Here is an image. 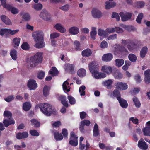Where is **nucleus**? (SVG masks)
Wrapping results in <instances>:
<instances>
[{
    "label": "nucleus",
    "mask_w": 150,
    "mask_h": 150,
    "mask_svg": "<svg viewBox=\"0 0 150 150\" xmlns=\"http://www.w3.org/2000/svg\"><path fill=\"white\" fill-rule=\"evenodd\" d=\"M32 36L36 42L34 47L38 48H41L45 46L44 42V34L42 31H36L33 33Z\"/></svg>",
    "instance_id": "nucleus-1"
},
{
    "label": "nucleus",
    "mask_w": 150,
    "mask_h": 150,
    "mask_svg": "<svg viewBox=\"0 0 150 150\" xmlns=\"http://www.w3.org/2000/svg\"><path fill=\"white\" fill-rule=\"evenodd\" d=\"M39 107L40 111L46 116H50L52 114L54 115L57 114L55 109L49 104H40Z\"/></svg>",
    "instance_id": "nucleus-2"
},
{
    "label": "nucleus",
    "mask_w": 150,
    "mask_h": 150,
    "mask_svg": "<svg viewBox=\"0 0 150 150\" xmlns=\"http://www.w3.org/2000/svg\"><path fill=\"white\" fill-rule=\"evenodd\" d=\"M27 59V62L29 63L30 67H34L37 66L38 64L42 62L43 59L42 53L37 52L33 56Z\"/></svg>",
    "instance_id": "nucleus-3"
},
{
    "label": "nucleus",
    "mask_w": 150,
    "mask_h": 150,
    "mask_svg": "<svg viewBox=\"0 0 150 150\" xmlns=\"http://www.w3.org/2000/svg\"><path fill=\"white\" fill-rule=\"evenodd\" d=\"M142 46V42L140 40H136L134 41L132 40L130 45L128 44L127 48L130 51L137 50Z\"/></svg>",
    "instance_id": "nucleus-4"
},
{
    "label": "nucleus",
    "mask_w": 150,
    "mask_h": 150,
    "mask_svg": "<svg viewBox=\"0 0 150 150\" xmlns=\"http://www.w3.org/2000/svg\"><path fill=\"white\" fill-rule=\"evenodd\" d=\"M133 13L131 12H126L125 14L123 12H120L119 13L122 20L123 21H125L129 20H131Z\"/></svg>",
    "instance_id": "nucleus-5"
},
{
    "label": "nucleus",
    "mask_w": 150,
    "mask_h": 150,
    "mask_svg": "<svg viewBox=\"0 0 150 150\" xmlns=\"http://www.w3.org/2000/svg\"><path fill=\"white\" fill-rule=\"evenodd\" d=\"M91 124L90 121L88 120H84L82 121L80 123L79 127V129L82 133H84L85 132L84 129L85 125L89 126Z\"/></svg>",
    "instance_id": "nucleus-6"
},
{
    "label": "nucleus",
    "mask_w": 150,
    "mask_h": 150,
    "mask_svg": "<svg viewBox=\"0 0 150 150\" xmlns=\"http://www.w3.org/2000/svg\"><path fill=\"white\" fill-rule=\"evenodd\" d=\"M27 86L30 90H35L38 87L36 81L33 79H29L28 81Z\"/></svg>",
    "instance_id": "nucleus-7"
},
{
    "label": "nucleus",
    "mask_w": 150,
    "mask_h": 150,
    "mask_svg": "<svg viewBox=\"0 0 150 150\" xmlns=\"http://www.w3.org/2000/svg\"><path fill=\"white\" fill-rule=\"evenodd\" d=\"M40 17L45 21H48L51 19L50 14L46 10H42L39 15Z\"/></svg>",
    "instance_id": "nucleus-8"
},
{
    "label": "nucleus",
    "mask_w": 150,
    "mask_h": 150,
    "mask_svg": "<svg viewBox=\"0 0 150 150\" xmlns=\"http://www.w3.org/2000/svg\"><path fill=\"white\" fill-rule=\"evenodd\" d=\"M89 68L90 72L92 74L93 76L99 71L98 67L97 65H96L94 63H91L89 65Z\"/></svg>",
    "instance_id": "nucleus-9"
},
{
    "label": "nucleus",
    "mask_w": 150,
    "mask_h": 150,
    "mask_svg": "<svg viewBox=\"0 0 150 150\" xmlns=\"http://www.w3.org/2000/svg\"><path fill=\"white\" fill-rule=\"evenodd\" d=\"M116 88L120 90H125L128 88L127 83L122 82H118L115 83Z\"/></svg>",
    "instance_id": "nucleus-10"
},
{
    "label": "nucleus",
    "mask_w": 150,
    "mask_h": 150,
    "mask_svg": "<svg viewBox=\"0 0 150 150\" xmlns=\"http://www.w3.org/2000/svg\"><path fill=\"white\" fill-rule=\"evenodd\" d=\"M4 31L5 32V37L7 38L9 37V34L11 35H13L18 33L19 31V29L12 30L11 29L8 28H5L4 30Z\"/></svg>",
    "instance_id": "nucleus-11"
},
{
    "label": "nucleus",
    "mask_w": 150,
    "mask_h": 150,
    "mask_svg": "<svg viewBox=\"0 0 150 150\" xmlns=\"http://www.w3.org/2000/svg\"><path fill=\"white\" fill-rule=\"evenodd\" d=\"M3 123L5 127H7L11 125H14L15 123V122L12 118H4Z\"/></svg>",
    "instance_id": "nucleus-12"
},
{
    "label": "nucleus",
    "mask_w": 150,
    "mask_h": 150,
    "mask_svg": "<svg viewBox=\"0 0 150 150\" xmlns=\"http://www.w3.org/2000/svg\"><path fill=\"white\" fill-rule=\"evenodd\" d=\"M138 146L139 147L143 150H146L148 147L147 144L142 139L138 141Z\"/></svg>",
    "instance_id": "nucleus-13"
},
{
    "label": "nucleus",
    "mask_w": 150,
    "mask_h": 150,
    "mask_svg": "<svg viewBox=\"0 0 150 150\" xmlns=\"http://www.w3.org/2000/svg\"><path fill=\"white\" fill-rule=\"evenodd\" d=\"M144 81L146 84L150 83V69L146 70L144 72Z\"/></svg>",
    "instance_id": "nucleus-14"
},
{
    "label": "nucleus",
    "mask_w": 150,
    "mask_h": 150,
    "mask_svg": "<svg viewBox=\"0 0 150 150\" xmlns=\"http://www.w3.org/2000/svg\"><path fill=\"white\" fill-rule=\"evenodd\" d=\"M113 58V55L110 53H108L104 54L102 57V60L104 62H108L111 61Z\"/></svg>",
    "instance_id": "nucleus-15"
},
{
    "label": "nucleus",
    "mask_w": 150,
    "mask_h": 150,
    "mask_svg": "<svg viewBox=\"0 0 150 150\" xmlns=\"http://www.w3.org/2000/svg\"><path fill=\"white\" fill-rule=\"evenodd\" d=\"M112 83L113 81L111 79L106 80L102 83V85L108 89H111L112 88Z\"/></svg>",
    "instance_id": "nucleus-16"
},
{
    "label": "nucleus",
    "mask_w": 150,
    "mask_h": 150,
    "mask_svg": "<svg viewBox=\"0 0 150 150\" xmlns=\"http://www.w3.org/2000/svg\"><path fill=\"white\" fill-rule=\"evenodd\" d=\"M101 71L103 72L106 73L107 74L109 75L112 71V68L110 66L105 65L102 67Z\"/></svg>",
    "instance_id": "nucleus-17"
},
{
    "label": "nucleus",
    "mask_w": 150,
    "mask_h": 150,
    "mask_svg": "<svg viewBox=\"0 0 150 150\" xmlns=\"http://www.w3.org/2000/svg\"><path fill=\"white\" fill-rule=\"evenodd\" d=\"M118 100L120 104V105L124 108H126L128 106L127 101L122 98H118Z\"/></svg>",
    "instance_id": "nucleus-18"
},
{
    "label": "nucleus",
    "mask_w": 150,
    "mask_h": 150,
    "mask_svg": "<svg viewBox=\"0 0 150 150\" xmlns=\"http://www.w3.org/2000/svg\"><path fill=\"white\" fill-rule=\"evenodd\" d=\"M28 136V133L27 132H24L22 133H18L16 134V137L18 139H20L26 138Z\"/></svg>",
    "instance_id": "nucleus-19"
},
{
    "label": "nucleus",
    "mask_w": 150,
    "mask_h": 150,
    "mask_svg": "<svg viewBox=\"0 0 150 150\" xmlns=\"http://www.w3.org/2000/svg\"><path fill=\"white\" fill-rule=\"evenodd\" d=\"M92 14L93 17L95 18H100L102 16L101 12L95 8H94L92 10Z\"/></svg>",
    "instance_id": "nucleus-20"
},
{
    "label": "nucleus",
    "mask_w": 150,
    "mask_h": 150,
    "mask_svg": "<svg viewBox=\"0 0 150 150\" xmlns=\"http://www.w3.org/2000/svg\"><path fill=\"white\" fill-rule=\"evenodd\" d=\"M0 18L2 21L5 24L8 25L11 24V21L7 16L2 15L1 16Z\"/></svg>",
    "instance_id": "nucleus-21"
},
{
    "label": "nucleus",
    "mask_w": 150,
    "mask_h": 150,
    "mask_svg": "<svg viewBox=\"0 0 150 150\" xmlns=\"http://www.w3.org/2000/svg\"><path fill=\"white\" fill-rule=\"evenodd\" d=\"M112 74L114 77L117 79H120L122 77V74L117 69L113 71Z\"/></svg>",
    "instance_id": "nucleus-22"
},
{
    "label": "nucleus",
    "mask_w": 150,
    "mask_h": 150,
    "mask_svg": "<svg viewBox=\"0 0 150 150\" xmlns=\"http://www.w3.org/2000/svg\"><path fill=\"white\" fill-rule=\"evenodd\" d=\"M79 29L76 27L74 26L69 28V31L70 33L73 35H76L79 32Z\"/></svg>",
    "instance_id": "nucleus-23"
},
{
    "label": "nucleus",
    "mask_w": 150,
    "mask_h": 150,
    "mask_svg": "<svg viewBox=\"0 0 150 150\" xmlns=\"http://www.w3.org/2000/svg\"><path fill=\"white\" fill-rule=\"evenodd\" d=\"M91 50L89 48L83 50L81 52V55L83 57H89L91 54Z\"/></svg>",
    "instance_id": "nucleus-24"
},
{
    "label": "nucleus",
    "mask_w": 150,
    "mask_h": 150,
    "mask_svg": "<svg viewBox=\"0 0 150 150\" xmlns=\"http://www.w3.org/2000/svg\"><path fill=\"white\" fill-rule=\"evenodd\" d=\"M54 28L58 31L61 33H64L66 31L65 28L60 23L56 24L55 25Z\"/></svg>",
    "instance_id": "nucleus-25"
},
{
    "label": "nucleus",
    "mask_w": 150,
    "mask_h": 150,
    "mask_svg": "<svg viewBox=\"0 0 150 150\" xmlns=\"http://www.w3.org/2000/svg\"><path fill=\"white\" fill-rule=\"evenodd\" d=\"M145 3L143 1H138L135 2L133 5L134 7L137 8H143L145 6Z\"/></svg>",
    "instance_id": "nucleus-26"
},
{
    "label": "nucleus",
    "mask_w": 150,
    "mask_h": 150,
    "mask_svg": "<svg viewBox=\"0 0 150 150\" xmlns=\"http://www.w3.org/2000/svg\"><path fill=\"white\" fill-rule=\"evenodd\" d=\"M148 50V48L146 46H144L142 48L140 53V56L141 57L143 58L145 57L147 52Z\"/></svg>",
    "instance_id": "nucleus-27"
},
{
    "label": "nucleus",
    "mask_w": 150,
    "mask_h": 150,
    "mask_svg": "<svg viewBox=\"0 0 150 150\" xmlns=\"http://www.w3.org/2000/svg\"><path fill=\"white\" fill-rule=\"evenodd\" d=\"M49 74L52 76H54L57 75L58 74V71L55 67H53L49 71Z\"/></svg>",
    "instance_id": "nucleus-28"
},
{
    "label": "nucleus",
    "mask_w": 150,
    "mask_h": 150,
    "mask_svg": "<svg viewBox=\"0 0 150 150\" xmlns=\"http://www.w3.org/2000/svg\"><path fill=\"white\" fill-rule=\"evenodd\" d=\"M54 136L56 141H61L63 138L62 134L61 133H59L58 132H54Z\"/></svg>",
    "instance_id": "nucleus-29"
},
{
    "label": "nucleus",
    "mask_w": 150,
    "mask_h": 150,
    "mask_svg": "<svg viewBox=\"0 0 150 150\" xmlns=\"http://www.w3.org/2000/svg\"><path fill=\"white\" fill-rule=\"evenodd\" d=\"M20 14L21 16H22V18L25 21H29L30 19V16L28 13H23V12H20Z\"/></svg>",
    "instance_id": "nucleus-30"
},
{
    "label": "nucleus",
    "mask_w": 150,
    "mask_h": 150,
    "mask_svg": "<svg viewBox=\"0 0 150 150\" xmlns=\"http://www.w3.org/2000/svg\"><path fill=\"white\" fill-rule=\"evenodd\" d=\"M93 77L97 79L103 78L106 77V75L103 72L100 73L98 71Z\"/></svg>",
    "instance_id": "nucleus-31"
},
{
    "label": "nucleus",
    "mask_w": 150,
    "mask_h": 150,
    "mask_svg": "<svg viewBox=\"0 0 150 150\" xmlns=\"http://www.w3.org/2000/svg\"><path fill=\"white\" fill-rule=\"evenodd\" d=\"M7 7V8L6 9L10 11L13 14H17L19 12V10L17 8L12 7L10 5L8 6Z\"/></svg>",
    "instance_id": "nucleus-32"
},
{
    "label": "nucleus",
    "mask_w": 150,
    "mask_h": 150,
    "mask_svg": "<svg viewBox=\"0 0 150 150\" xmlns=\"http://www.w3.org/2000/svg\"><path fill=\"white\" fill-rule=\"evenodd\" d=\"M98 126L97 124H95L93 129V136L95 137H97L99 134Z\"/></svg>",
    "instance_id": "nucleus-33"
},
{
    "label": "nucleus",
    "mask_w": 150,
    "mask_h": 150,
    "mask_svg": "<svg viewBox=\"0 0 150 150\" xmlns=\"http://www.w3.org/2000/svg\"><path fill=\"white\" fill-rule=\"evenodd\" d=\"M77 74L80 77L85 76L86 74V71L85 69L83 68L80 69L77 71Z\"/></svg>",
    "instance_id": "nucleus-34"
},
{
    "label": "nucleus",
    "mask_w": 150,
    "mask_h": 150,
    "mask_svg": "<svg viewBox=\"0 0 150 150\" xmlns=\"http://www.w3.org/2000/svg\"><path fill=\"white\" fill-rule=\"evenodd\" d=\"M117 50L121 53H129L127 49L124 46L120 45L118 46L117 47Z\"/></svg>",
    "instance_id": "nucleus-35"
},
{
    "label": "nucleus",
    "mask_w": 150,
    "mask_h": 150,
    "mask_svg": "<svg viewBox=\"0 0 150 150\" xmlns=\"http://www.w3.org/2000/svg\"><path fill=\"white\" fill-rule=\"evenodd\" d=\"M133 101L136 107L139 108L140 107L141 104L137 97L134 96L133 98Z\"/></svg>",
    "instance_id": "nucleus-36"
},
{
    "label": "nucleus",
    "mask_w": 150,
    "mask_h": 150,
    "mask_svg": "<svg viewBox=\"0 0 150 150\" xmlns=\"http://www.w3.org/2000/svg\"><path fill=\"white\" fill-rule=\"evenodd\" d=\"M105 4L106 9H109L112 8L116 6V4L114 2H110L107 1L106 2Z\"/></svg>",
    "instance_id": "nucleus-37"
},
{
    "label": "nucleus",
    "mask_w": 150,
    "mask_h": 150,
    "mask_svg": "<svg viewBox=\"0 0 150 150\" xmlns=\"http://www.w3.org/2000/svg\"><path fill=\"white\" fill-rule=\"evenodd\" d=\"M23 107L24 111H27L29 110L31 108V105L30 103L26 102L23 104Z\"/></svg>",
    "instance_id": "nucleus-38"
},
{
    "label": "nucleus",
    "mask_w": 150,
    "mask_h": 150,
    "mask_svg": "<svg viewBox=\"0 0 150 150\" xmlns=\"http://www.w3.org/2000/svg\"><path fill=\"white\" fill-rule=\"evenodd\" d=\"M98 34L99 36H103L104 37H106L108 35V34L106 31L104 30L100 29L98 30Z\"/></svg>",
    "instance_id": "nucleus-39"
},
{
    "label": "nucleus",
    "mask_w": 150,
    "mask_h": 150,
    "mask_svg": "<svg viewBox=\"0 0 150 150\" xmlns=\"http://www.w3.org/2000/svg\"><path fill=\"white\" fill-rule=\"evenodd\" d=\"M115 65L118 67L122 66L124 63V60L123 59H117L115 60Z\"/></svg>",
    "instance_id": "nucleus-40"
},
{
    "label": "nucleus",
    "mask_w": 150,
    "mask_h": 150,
    "mask_svg": "<svg viewBox=\"0 0 150 150\" xmlns=\"http://www.w3.org/2000/svg\"><path fill=\"white\" fill-rule=\"evenodd\" d=\"M10 55L12 59L14 60H16L17 57V51L15 49H13L10 52Z\"/></svg>",
    "instance_id": "nucleus-41"
},
{
    "label": "nucleus",
    "mask_w": 150,
    "mask_h": 150,
    "mask_svg": "<svg viewBox=\"0 0 150 150\" xmlns=\"http://www.w3.org/2000/svg\"><path fill=\"white\" fill-rule=\"evenodd\" d=\"M113 96L116 98L117 100L118 98H120L121 97V94L119 91L117 89H115L112 93Z\"/></svg>",
    "instance_id": "nucleus-42"
},
{
    "label": "nucleus",
    "mask_w": 150,
    "mask_h": 150,
    "mask_svg": "<svg viewBox=\"0 0 150 150\" xmlns=\"http://www.w3.org/2000/svg\"><path fill=\"white\" fill-rule=\"evenodd\" d=\"M30 122L32 125H34L35 128H38L40 126V122L36 119H33L31 120Z\"/></svg>",
    "instance_id": "nucleus-43"
},
{
    "label": "nucleus",
    "mask_w": 150,
    "mask_h": 150,
    "mask_svg": "<svg viewBox=\"0 0 150 150\" xmlns=\"http://www.w3.org/2000/svg\"><path fill=\"white\" fill-rule=\"evenodd\" d=\"M128 57L130 61L133 62L136 61L137 57L134 54L131 53L129 54Z\"/></svg>",
    "instance_id": "nucleus-44"
},
{
    "label": "nucleus",
    "mask_w": 150,
    "mask_h": 150,
    "mask_svg": "<svg viewBox=\"0 0 150 150\" xmlns=\"http://www.w3.org/2000/svg\"><path fill=\"white\" fill-rule=\"evenodd\" d=\"M143 132L144 135L150 136V127L144 128L143 129Z\"/></svg>",
    "instance_id": "nucleus-45"
},
{
    "label": "nucleus",
    "mask_w": 150,
    "mask_h": 150,
    "mask_svg": "<svg viewBox=\"0 0 150 150\" xmlns=\"http://www.w3.org/2000/svg\"><path fill=\"white\" fill-rule=\"evenodd\" d=\"M33 8L37 11L41 10L42 8V5L40 3L35 4L33 5Z\"/></svg>",
    "instance_id": "nucleus-46"
},
{
    "label": "nucleus",
    "mask_w": 150,
    "mask_h": 150,
    "mask_svg": "<svg viewBox=\"0 0 150 150\" xmlns=\"http://www.w3.org/2000/svg\"><path fill=\"white\" fill-rule=\"evenodd\" d=\"M66 69L72 73L74 70V65L73 64H71L68 63L67 64L66 66Z\"/></svg>",
    "instance_id": "nucleus-47"
},
{
    "label": "nucleus",
    "mask_w": 150,
    "mask_h": 150,
    "mask_svg": "<svg viewBox=\"0 0 150 150\" xmlns=\"http://www.w3.org/2000/svg\"><path fill=\"white\" fill-rule=\"evenodd\" d=\"M69 83L67 81H65L62 84V87L64 91H66L67 92H69L70 91V87L69 86V88H68L67 85H69Z\"/></svg>",
    "instance_id": "nucleus-48"
},
{
    "label": "nucleus",
    "mask_w": 150,
    "mask_h": 150,
    "mask_svg": "<svg viewBox=\"0 0 150 150\" xmlns=\"http://www.w3.org/2000/svg\"><path fill=\"white\" fill-rule=\"evenodd\" d=\"M43 95L45 97H47L49 95V89L48 87L47 86H45L43 89Z\"/></svg>",
    "instance_id": "nucleus-49"
},
{
    "label": "nucleus",
    "mask_w": 150,
    "mask_h": 150,
    "mask_svg": "<svg viewBox=\"0 0 150 150\" xmlns=\"http://www.w3.org/2000/svg\"><path fill=\"white\" fill-rule=\"evenodd\" d=\"M85 89L86 87L84 85H82L80 87L79 89V91L80 93L81 96H84L85 95Z\"/></svg>",
    "instance_id": "nucleus-50"
},
{
    "label": "nucleus",
    "mask_w": 150,
    "mask_h": 150,
    "mask_svg": "<svg viewBox=\"0 0 150 150\" xmlns=\"http://www.w3.org/2000/svg\"><path fill=\"white\" fill-rule=\"evenodd\" d=\"M3 115L4 117H7V118H12V115L10 111L5 110L4 112Z\"/></svg>",
    "instance_id": "nucleus-51"
},
{
    "label": "nucleus",
    "mask_w": 150,
    "mask_h": 150,
    "mask_svg": "<svg viewBox=\"0 0 150 150\" xmlns=\"http://www.w3.org/2000/svg\"><path fill=\"white\" fill-rule=\"evenodd\" d=\"M143 17V14L142 13H139L136 18V21L139 24L141 23V21Z\"/></svg>",
    "instance_id": "nucleus-52"
},
{
    "label": "nucleus",
    "mask_w": 150,
    "mask_h": 150,
    "mask_svg": "<svg viewBox=\"0 0 150 150\" xmlns=\"http://www.w3.org/2000/svg\"><path fill=\"white\" fill-rule=\"evenodd\" d=\"M80 43L77 40H75L74 42V45L75 49L76 51H79L80 50Z\"/></svg>",
    "instance_id": "nucleus-53"
},
{
    "label": "nucleus",
    "mask_w": 150,
    "mask_h": 150,
    "mask_svg": "<svg viewBox=\"0 0 150 150\" xmlns=\"http://www.w3.org/2000/svg\"><path fill=\"white\" fill-rule=\"evenodd\" d=\"M67 98L69 100V103L71 105H74L76 103L75 99L71 96H68Z\"/></svg>",
    "instance_id": "nucleus-54"
},
{
    "label": "nucleus",
    "mask_w": 150,
    "mask_h": 150,
    "mask_svg": "<svg viewBox=\"0 0 150 150\" xmlns=\"http://www.w3.org/2000/svg\"><path fill=\"white\" fill-rule=\"evenodd\" d=\"M20 40V38L16 37L13 39V42L15 45L17 46H18L19 45Z\"/></svg>",
    "instance_id": "nucleus-55"
},
{
    "label": "nucleus",
    "mask_w": 150,
    "mask_h": 150,
    "mask_svg": "<svg viewBox=\"0 0 150 150\" xmlns=\"http://www.w3.org/2000/svg\"><path fill=\"white\" fill-rule=\"evenodd\" d=\"M21 48L24 50H27L29 49L30 46L27 42H25L22 44Z\"/></svg>",
    "instance_id": "nucleus-56"
},
{
    "label": "nucleus",
    "mask_w": 150,
    "mask_h": 150,
    "mask_svg": "<svg viewBox=\"0 0 150 150\" xmlns=\"http://www.w3.org/2000/svg\"><path fill=\"white\" fill-rule=\"evenodd\" d=\"M73 140L70 139L69 140V143L72 146H76L78 144V142L77 140Z\"/></svg>",
    "instance_id": "nucleus-57"
},
{
    "label": "nucleus",
    "mask_w": 150,
    "mask_h": 150,
    "mask_svg": "<svg viewBox=\"0 0 150 150\" xmlns=\"http://www.w3.org/2000/svg\"><path fill=\"white\" fill-rule=\"evenodd\" d=\"M59 35L60 34L59 33L54 32L50 34V38L54 39L59 37Z\"/></svg>",
    "instance_id": "nucleus-58"
},
{
    "label": "nucleus",
    "mask_w": 150,
    "mask_h": 150,
    "mask_svg": "<svg viewBox=\"0 0 150 150\" xmlns=\"http://www.w3.org/2000/svg\"><path fill=\"white\" fill-rule=\"evenodd\" d=\"M134 79L136 81L137 83H139L142 81L141 76L140 75L138 74L134 76Z\"/></svg>",
    "instance_id": "nucleus-59"
},
{
    "label": "nucleus",
    "mask_w": 150,
    "mask_h": 150,
    "mask_svg": "<svg viewBox=\"0 0 150 150\" xmlns=\"http://www.w3.org/2000/svg\"><path fill=\"white\" fill-rule=\"evenodd\" d=\"M30 133L32 136H38L40 135L38 132L35 129L30 130Z\"/></svg>",
    "instance_id": "nucleus-60"
},
{
    "label": "nucleus",
    "mask_w": 150,
    "mask_h": 150,
    "mask_svg": "<svg viewBox=\"0 0 150 150\" xmlns=\"http://www.w3.org/2000/svg\"><path fill=\"white\" fill-rule=\"evenodd\" d=\"M131 41L132 40H129V39L127 40H122L121 43L125 45H127V46L128 44L130 45Z\"/></svg>",
    "instance_id": "nucleus-61"
},
{
    "label": "nucleus",
    "mask_w": 150,
    "mask_h": 150,
    "mask_svg": "<svg viewBox=\"0 0 150 150\" xmlns=\"http://www.w3.org/2000/svg\"><path fill=\"white\" fill-rule=\"evenodd\" d=\"M112 18H116L117 21H119L120 18L118 13L115 12H113L112 13Z\"/></svg>",
    "instance_id": "nucleus-62"
},
{
    "label": "nucleus",
    "mask_w": 150,
    "mask_h": 150,
    "mask_svg": "<svg viewBox=\"0 0 150 150\" xmlns=\"http://www.w3.org/2000/svg\"><path fill=\"white\" fill-rule=\"evenodd\" d=\"M13 95H11L8 96L7 97L4 98V100L7 102H9L14 99Z\"/></svg>",
    "instance_id": "nucleus-63"
},
{
    "label": "nucleus",
    "mask_w": 150,
    "mask_h": 150,
    "mask_svg": "<svg viewBox=\"0 0 150 150\" xmlns=\"http://www.w3.org/2000/svg\"><path fill=\"white\" fill-rule=\"evenodd\" d=\"M62 133L63 135L64 138H67L68 137V133L67 130L65 128L63 129L62 130Z\"/></svg>",
    "instance_id": "nucleus-64"
}]
</instances>
